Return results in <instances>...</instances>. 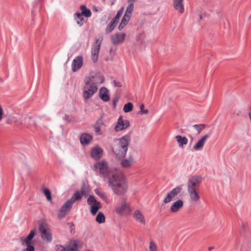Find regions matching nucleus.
<instances>
[{
	"instance_id": "nucleus-1",
	"label": "nucleus",
	"mask_w": 251,
	"mask_h": 251,
	"mask_svg": "<svg viewBox=\"0 0 251 251\" xmlns=\"http://www.w3.org/2000/svg\"><path fill=\"white\" fill-rule=\"evenodd\" d=\"M108 186L117 196H124L127 192L128 184L125 175L119 169H111L105 176Z\"/></svg>"
},
{
	"instance_id": "nucleus-2",
	"label": "nucleus",
	"mask_w": 251,
	"mask_h": 251,
	"mask_svg": "<svg viewBox=\"0 0 251 251\" xmlns=\"http://www.w3.org/2000/svg\"><path fill=\"white\" fill-rule=\"evenodd\" d=\"M104 78L98 73H91L86 77L83 88V97L85 100L93 97L98 90V85L103 82Z\"/></svg>"
},
{
	"instance_id": "nucleus-3",
	"label": "nucleus",
	"mask_w": 251,
	"mask_h": 251,
	"mask_svg": "<svg viewBox=\"0 0 251 251\" xmlns=\"http://www.w3.org/2000/svg\"><path fill=\"white\" fill-rule=\"evenodd\" d=\"M130 141L129 134H126L115 140L112 146V151L117 158L125 157Z\"/></svg>"
},
{
	"instance_id": "nucleus-4",
	"label": "nucleus",
	"mask_w": 251,
	"mask_h": 251,
	"mask_svg": "<svg viewBox=\"0 0 251 251\" xmlns=\"http://www.w3.org/2000/svg\"><path fill=\"white\" fill-rule=\"evenodd\" d=\"M115 212L121 216H126L130 214L132 209L129 202L126 198H121L114 207Z\"/></svg>"
},
{
	"instance_id": "nucleus-5",
	"label": "nucleus",
	"mask_w": 251,
	"mask_h": 251,
	"mask_svg": "<svg viewBox=\"0 0 251 251\" xmlns=\"http://www.w3.org/2000/svg\"><path fill=\"white\" fill-rule=\"evenodd\" d=\"M202 182V177L200 175H193L190 176L186 182L187 190L200 189Z\"/></svg>"
},
{
	"instance_id": "nucleus-6",
	"label": "nucleus",
	"mask_w": 251,
	"mask_h": 251,
	"mask_svg": "<svg viewBox=\"0 0 251 251\" xmlns=\"http://www.w3.org/2000/svg\"><path fill=\"white\" fill-rule=\"evenodd\" d=\"M103 40L102 36H99L96 38L95 43L93 44L91 49V58L94 62L98 61L101 44Z\"/></svg>"
},
{
	"instance_id": "nucleus-7",
	"label": "nucleus",
	"mask_w": 251,
	"mask_h": 251,
	"mask_svg": "<svg viewBox=\"0 0 251 251\" xmlns=\"http://www.w3.org/2000/svg\"><path fill=\"white\" fill-rule=\"evenodd\" d=\"M39 229L42 238L47 243L50 242L52 238V234L47 224L45 223L40 224Z\"/></svg>"
},
{
	"instance_id": "nucleus-8",
	"label": "nucleus",
	"mask_w": 251,
	"mask_h": 251,
	"mask_svg": "<svg viewBox=\"0 0 251 251\" xmlns=\"http://www.w3.org/2000/svg\"><path fill=\"white\" fill-rule=\"evenodd\" d=\"M182 191V189L180 186L174 188L166 194V197L163 200V202L164 203H168L175 200L177 196H181Z\"/></svg>"
},
{
	"instance_id": "nucleus-9",
	"label": "nucleus",
	"mask_w": 251,
	"mask_h": 251,
	"mask_svg": "<svg viewBox=\"0 0 251 251\" xmlns=\"http://www.w3.org/2000/svg\"><path fill=\"white\" fill-rule=\"evenodd\" d=\"M133 9L134 8H132V5L127 6L126 7L125 14L118 26V28L120 30H122L128 23Z\"/></svg>"
},
{
	"instance_id": "nucleus-10",
	"label": "nucleus",
	"mask_w": 251,
	"mask_h": 251,
	"mask_svg": "<svg viewBox=\"0 0 251 251\" xmlns=\"http://www.w3.org/2000/svg\"><path fill=\"white\" fill-rule=\"evenodd\" d=\"M87 203L90 205V211L93 215H95L101 207V204L97 201L93 196H90L87 200Z\"/></svg>"
},
{
	"instance_id": "nucleus-11",
	"label": "nucleus",
	"mask_w": 251,
	"mask_h": 251,
	"mask_svg": "<svg viewBox=\"0 0 251 251\" xmlns=\"http://www.w3.org/2000/svg\"><path fill=\"white\" fill-rule=\"evenodd\" d=\"M130 123L127 120H124L123 116H120L118 119L116 125L115 127V130L118 132L125 130L129 126Z\"/></svg>"
},
{
	"instance_id": "nucleus-12",
	"label": "nucleus",
	"mask_w": 251,
	"mask_h": 251,
	"mask_svg": "<svg viewBox=\"0 0 251 251\" xmlns=\"http://www.w3.org/2000/svg\"><path fill=\"white\" fill-rule=\"evenodd\" d=\"M126 34L125 33H115L111 35L110 38L112 43L114 45L122 44L125 40Z\"/></svg>"
},
{
	"instance_id": "nucleus-13",
	"label": "nucleus",
	"mask_w": 251,
	"mask_h": 251,
	"mask_svg": "<svg viewBox=\"0 0 251 251\" xmlns=\"http://www.w3.org/2000/svg\"><path fill=\"white\" fill-rule=\"evenodd\" d=\"M132 217L135 221L142 225H145L146 221L145 216L140 209L135 210L132 214Z\"/></svg>"
},
{
	"instance_id": "nucleus-14",
	"label": "nucleus",
	"mask_w": 251,
	"mask_h": 251,
	"mask_svg": "<svg viewBox=\"0 0 251 251\" xmlns=\"http://www.w3.org/2000/svg\"><path fill=\"white\" fill-rule=\"evenodd\" d=\"M72 206L73 205L71 204V202L67 201L59 209L58 213V218L60 220L64 218Z\"/></svg>"
},
{
	"instance_id": "nucleus-15",
	"label": "nucleus",
	"mask_w": 251,
	"mask_h": 251,
	"mask_svg": "<svg viewBox=\"0 0 251 251\" xmlns=\"http://www.w3.org/2000/svg\"><path fill=\"white\" fill-rule=\"evenodd\" d=\"M94 167L99 169L100 174L103 175L105 178V176L107 174L108 171V164L106 162L104 161H99L94 165Z\"/></svg>"
},
{
	"instance_id": "nucleus-16",
	"label": "nucleus",
	"mask_w": 251,
	"mask_h": 251,
	"mask_svg": "<svg viewBox=\"0 0 251 251\" xmlns=\"http://www.w3.org/2000/svg\"><path fill=\"white\" fill-rule=\"evenodd\" d=\"M200 189L187 190V194L192 202H197L200 201L201 196Z\"/></svg>"
},
{
	"instance_id": "nucleus-17",
	"label": "nucleus",
	"mask_w": 251,
	"mask_h": 251,
	"mask_svg": "<svg viewBox=\"0 0 251 251\" xmlns=\"http://www.w3.org/2000/svg\"><path fill=\"white\" fill-rule=\"evenodd\" d=\"M209 136L210 135L209 134H206L201 137L194 146L193 149L196 151L201 150L204 147Z\"/></svg>"
},
{
	"instance_id": "nucleus-18",
	"label": "nucleus",
	"mask_w": 251,
	"mask_h": 251,
	"mask_svg": "<svg viewBox=\"0 0 251 251\" xmlns=\"http://www.w3.org/2000/svg\"><path fill=\"white\" fill-rule=\"evenodd\" d=\"M83 60L82 56H78L74 59L72 64V69L74 72L77 71L82 66Z\"/></svg>"
},
{
	"instance_id": "nucleus-19",
	"label": "nucleus",
	"mask_w": 251,
	"mask_h": 251,
	"mask_svg": "<svg viewBox=\"0 0 251 251\" xmlns=\"http://www.w3.org/2000/svg\"><path fill=\"white\" fill-rule=\"evenodd\" d=\"M103 150L98 146L94 147L91 150V156L95 160H99L102 155Z\"/></svg>"
},
{
	"instance_id": "nucleus-20",
	"label": "nucleus",
	"mask_w": 251,
	"mask_h": 251,
	"mask_svg": "<svg viewBox=\"0 0 251 251\" xmlns=\"http://www.w3.org/2000/svg\"><path fill=\"white\" fill-rule=\"evenodd\" d=\"M135 162L133 155L129 154L128 158L123 159L121 162V166L124 168H129Z\"/></svg>"
},
{
	"instance_id": "nucleus-21",
	"label": "nucleus",
	"mask_w": 251,
	"mask_h": 251,
	"mask_svg": "<svg viewBox=\"0 0 251 251\" xmlns=\"http://www.w3.org/2000/svg\"><path fill=\"white\" fill-rule=\"evenodd\" d=\"M183 0H173V7L179 13H183L185 9L183 4Z\"/></svg>"
},
{
	"instance_id": "nucleus-22",
	"label": "nucleus",
	"mask_w": 251,
	"mask_h": 251,
	"mask_svg": "<svg viewBox=\"0 0 251 251\" xmlns=\"http://www.w3.org/2000/svg\"><path fill=\"white\" fill-rule=\"evenodd\" d=\"M19 124L27 126H37V124L35 120L29 117H25L23 118L21 122L19 123Z\"/></svg>"
},
{
	"instance_id": "nucleus-23",
	"label": "nucleus",
	"mask_w": 251,
	"mask_h": 251,
	"mask_svg": "<svg viewBox=\"0 0 251 251\" xmlns=\"http://www.w3.org/2000/svg\"><path fill=\"white\" fill-rule=\"evenodd\" d=\"M183 201L178 200L174 202L170 207V210L173 213H176L179 211L183 206Z\"/></svg>"
},
{
	"instance_id": "nucleus-24",
	"label": "nucleus",
	"mask_w": 251,
	"mask_h": 251,
	"mask_svg": "<svg viewBox=\"0 0 251 251\" xmlns=\"http://www.w3.org/2000/svg\"><path fill=\"white\" fill-rule=\"evenodd\" d=\"M108 90L105 87H102L100 90L99 97L104 101H108L110 100Z\"/></svg>"
},
{
	"instance_id": "nucleus-25",
	"label": "nucleus",
	"mask_w": 251,
	"mask_h": 251,
	"mask_svg": "<svg viewBox=\"0 0 251 251\" xmlns=\"http://www.w3.org/2000/svg\"><path fill=\"white\" fill-rule=\"evenodd\" d=\"M65 251H78V244L75 241L65 245Z\"/></svg>"
},
{
	"instance_id": "nucleus-26",
	"label": "nucleus",
	"mask_w": 251,
	"mask_h": 251,
	"mask_svg": "<svg viewBox=\"0 0 251 251\" xmlns=\"http://www.w3.org/2000/svg\"><path fill=\"white\" fill-rule=\"evenodd\" d=\"M92 139V136L87 133L82 134L80 137V142L83 145L89 144Z\"/></svg>"
},
{
	"instance_id": "nucleus-27",
	"label": "nucleus",
	"mask_w": 251,
	"mask_h": 251,
	"mask_svg": "<svg viewBox=\"0 0 251 251\" xmlns=\"http://www.w3.org/2000/svg\"><path fill=\"white\" fill-rule=\"evenodd\" d=\"M178 146L182 148L184 145H186L188 143V139L186 137H183L181 135H178L175 137Z\"/></svg>"
},
{
	"instance_id": "nucleus-28",
	"label": "nucleus",
	"mask_w": 251,
	"mask_h": 251,
	"mask_svg": "<svg viewBox=\"0 0 251 251\" xmlns=\"http://www.w3.org/2000/svg\"><path fill=\"white\" fill-rule=\"evenodd\" d=\"M74 19L77 25L80 26L83 25L84 16L81 15L80 12L75 13L74 15Z\"/></svg>"
},
{
	"instance_id": "nucleus-29",
	"label": "nucleus",
	"mask_w": 251,
	"mask_h": 251,
	"mask_svg": "<svg viewBox=\"0 0 251 251\" xmlns=\"http://www.w3.org/2000/svg\"><path fill=\"white\" fill-rule=\"evenodd\" d=\"M80 9L81 10V15L84 16L89 18L91 16L92 13L90 9H88L85 5H81L80 7Z\"/></svg>"
},
{
	"instance_id": "nucleus-30",
	"label": "nucleus",
	"mask_w": 251,
	"mask_h": 251,
	"mask_svg": "<svg viewBox=\"0 0 251 251\" xmlns=\"http://www.w3.org/2000/svg\"><path fill=\"white\" fill-rule=\"evenodd\" d=\"M82 199V195L80 192L76 191L72 196L71 198L68 201L71 202L72 205L76 201H80Z\"/></svg>"
},
{
	"instance_id": "nucleus-31",
	"label": "nucleus",
	"mask_w": 251,
	"mask_h": 251,
	"mask_svg": "<svg viewBox=\"0 0 251 251\" xmlns=\"http://www.w3.org/2000/svg\"><path fill=\"white\" fill-rule=\"evenodd\" d=\"M116 24L114 21H111L105 28V33H110L115 28Z\"/></svg>"
},
{
	"instance_id": "nucleus-32",
	"label": "nucleus",
	"mask_w": 251,
	"mask_h": 251,
	"mask_svg": "<svg viewBox=\"0 0 251 251\" xmlns=\"http://www.w3.org/2000/svg\"><path fill=\"white\" fill-rule=\"evenodd\" d=\"M149 251H157L158 247L157 244L152 240L151 239L149 242Z\"/></svg>"
},
{
	"instance_id": "nucleus-33",
	"label": "nucleus",
	"mask_w": 251,
	"mask_h": 251,
	"mask_svg": "<svg viewBox=\"0 0 251 251\" xmlns=\"http://www.w3.org/2000/svg\"><path fill=\"white\" fill-rule=\"evenodd\" d=\"M124 7H121V9L118 11L116 16L115 17H114L111 21H114V23L117 24L118 23V22H119L120 17L121 16V15H122V14L124 12Z\"/></svg>"
},
{
	"instance_id": "nucleus-34",
	"label": "nucleus",
	"mask_w": 251,
	"mask_h": 251,
	"mask_svg": "<svg viewBox=\"0 0 251 251\" xmlns=\"http://www.w3.org/2000/svg\"><path fill=\"white\" fill-rule=\"evenodd\" d=\"M133 109V105L131 102H128L125 104L123 107V111L125 113H128L132 111Z\"/></svg>"
},
{
	"instance_id": "nucleus-35",
	"label": "nucleus",
	"mask_w": 251,
	"mask_h": 251,
	"mask_svg": "<svg viewBox=\"0 0 251 251\" xmlns=\"http://www.w3.org/2000/svg\"><path fill=\"white\" fill-rule=\"evenodd\" d=\"M20 242H21L23 246H31V241L28 238H27V237H21L20 238Z\"/></svg>"
},
{
	"instance_id": "nucleus-36",
	"label": "nucleus",
	"mask_w": 251,
	"mask_h": 251,
	"mask_svg": "<svg viewBox=\"0 0 251 251\" xmlns=\"http://www.w3.org/2000/svg\"><path fill=\"white\" fill-rule=\"evenodd\" d=\"M96 221L100 223H103L105 222V216L102 212H99L96 219Z\"/></svg>"
},
{
	"instance_id": "nucleus-37",
	"label": "nucleus",
	"mask_w": 251,
	"mask_h": 251,
	"mask_svg": "<svg viewBox=\"0 0 251 251\" xmlns=\"http://www.w3.org/2000/svg\"><path fill=\"white\" fill-rule=\"evenodd\" d=\"M193 127L198 131V133L200 134L202 130L205 129L206 125L203 124H196L194 125Z\"/></svg>"
},
{
	"instance_id": "nucleus-38",
	"label": "nucleus",
	"mask_w": 251,
	"mask_h": 251,
	"mask_svg": "<svg viewBox=\"0 0 251 251\" xmlns=\"http://www.w3.org/2000/svg\"><path fill=\"white\" fill-rule=\"evenodd\" d=\"M80 193L81 195L83 196H87L89 194V191L88 190V188H87L84 183L82 185L81 188Z\"/></svg>"
},
{
	"instance_id": "nucleus-39",
	"label": "nucleus",
	"mask_w": 251,
	"mask_h": 251,
	"mask_svg": "<svg viewBox=\"0 0 251 251\" xmlns=\"http://www.w3.org/2000/svg\"><path fill=\"white\" fill-rule=\"evenodd\" d=\"M43 192L45 196L46 197L47 199L50 201L51 200V193L50 191L47 189L45 188L43 189Z\"/></svg>"
},
{
	"instance_id": "nucleus-40",
	"label": "nucleus",
	"mask_w": 251,
	"mask_h": 251,
	"mask_svg": "<svg viewBox=\"0 0 251 251\" xmlns=\"http://www.w3.org/2000/svg\"><path fill=\"white\" fill-rule=\"evenodd\" d=\"M95 126L101 128L104 126V123L102 121V118H100L96 122Z\"/></svg>"
},
{
	"instance_id": "nucleus-41",
	"label": "nucleus",
	"mask_w": 251,
	"mask_h": 251,
	"mask_svg": "<svg viewBox=\"0 0 251 251\" xmlns=\"http://www.w3.org/2000/svg\"><path fill=\"white\" fill-rule=\"evenodd\" d=\"M144 104H142L140 105V111L139 113L141 114H147L148 113V110L144 109Z\"/></svg>"
},
{
	"instance_id": "nucleus-42",
	"label": "nucleus",
	"mask_w": 251,
	"mask_h": 251,
	"mask_svg": "<svg viewBox=\"0 0 251 251\" xmlns=\"http://www.w3.org/2000/svg\"><path fill=\"white\" fill-rule=\"evenodd\" d=\"M95 191L98 195H99L100 197H101L103 199H106V197L104 193L100 191L98 189L95 190Z\"/></svg>"
},
{
	"instance_id": "nucleus-43",
	"label": "nucleus",
	"mask_w": 251,
	"mask_h": 251,
	"mask_svg": "<svg viewBox=\"0 0 251 251\" xmlns=\"http://www.w3.org/2000/svg\"><path fill=\"white\" fill-rule=\"evenodd\" d=\"M35 234V230L33 229L30 231L29 234L27 235V238H28L30 240H32L33 238L34 235Z\"/></svg>"
},
{
	"instance_id": "nucleus-44",
	"label": "nucleus",
	"mask_w": 251,
	"mask_h": 251,
	"mask_svg": "<svg viewBox=\"0 0 251 251\" xmlns=\"http://www.w3.org/2000/svg\"><path fill=\"white\" fill-rule=\"evenodd\" d=\"M56 251H65V246H63L61 245H57L55 246Z\"/></svg>"
},
{
	"instance_id": "nucleus-45",
	"label": "nucleus",
	"mask_w": 251,
	"mask_h": 251,
	"mask_svg": "<svg viewBox=\"0 0 251 251\" xmlns=\"http://www.w3.org/2000/svg\"><path fill=\"white\" fill-rule=\"evenodd\" d=\"M94 128L97 135H101L102 133V131H101L100 127H98L95 126Z\"/></svg>"
},
{
	"instance_id": "nucleus-46",
	"label": "nucleus",
	"mask_w": 251,
	"mask_h": 251,
	"mask_svg": "<svg viewBox=\"0 0 251 251\" xmlns=\"http://www.w3.org/2000/svg\"><path fill=\"white\" fill-rule=\"evenodd\" d=\"M113 83L114 84L115 87H121L122 86V83L120 81H117L116 80H114L113 81Z\"/></svg>"
},
{
	"instance_id": "nucleus-47",
	"label": "nucleus",
	"mask_w": 251,
	"mask_h": 251,
	"mask_svg": "<svg viewBox=\"0 0 251 251\" xmlns=\"http://www.w3.org/2000/svg\"><path fill=\"white\" fill-rule=\"evenodd\" d=\"M34 248L32 246H28L24 251H34Z\"/></svg>"
},
{
	"instance_id": "nucleus-48",
	"label": "nucleus",
	"mask_w": 251,
	"mask_h": 251,
	"mask_svg": "<svg viewBox=\"0 0 251 251\" xmlns=\"http://www.w3.org/2000/svg\"><path fill=\"white\" fill-rule=\"evenodd\" d=\"M3 110L2 107L0 105V121L2 119L3 116Z\"/></svg>"
},
{
	"instance_id": "nucleus-49",
	"label": "nucleus",
	"mask_w": 251,
	"mask_h": 251,
	"mask_svg": "<svg viewBox=\"0 0 251 251\" xmlns=\"http://www.w3.org/2000/svg\"><path fill=\"white\" fill-rule=\"evenodd\" d=\"M93 10L94 11L97 12L100 11L101 9L100 8L95 7L93 8Z\"/></svg>"
},
{
	"instance_id": "nucleus-50",
	"label": "nucleus",
	"mask_w": 251,
	"mask_h": 251,
	"mask_svg": "<svg viewBox=\"0 0 251 251\" xmlns=\"http://www.w3.org/2000/svg\"><path fill=\"white\" fill-rule=\"evenodd\" d=\"M118 99H115L113 100V105H114V106L115 107H116V103L118 101Z\"/></svg>"
},
{
	"instance_id": "nucleus-51",
	"label": "nucleus",
	"mask_w": 251,
	"mask_h": 251,
	"mask_svg": "<svg viewBox=\"0 0 251 251\" xmlns=\"http://www.w3.org/2000/svg\"><path fill=\"white\" fill-rule=\"evenodd\" d=\"M213 249H214V247H209L208 248V250L210 251L212 250Z\"/></svg>"
}]
</instances>
